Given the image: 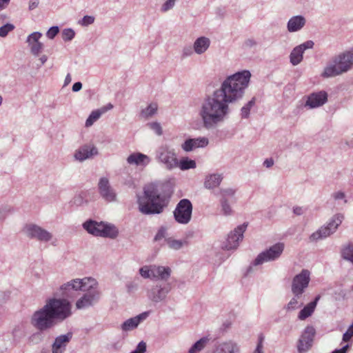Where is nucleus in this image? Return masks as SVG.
Instances as JSON below:
<instances>
[{"mask_svg": "<svg viewBox=\"0 0 353 353\" xmlns=\"http://www.w3.org/2000/svg\"><path fill=\"white\" fill-rule=\"evenodd\" d=\"M61 292V291L60 290ZM50 298L46 300V304L34 312L31 318V324L39 332L49 330L58 323L63 322L71 316L72 305L68 298Z\"/></svg>", "mask_w": 353, "mask_h": 353, "instance_id": "f257e3e1", "label": "nucleus"}, {"mask_svg": "<svg viewBox=\"0 0 353 353\" xmlns=\"http://www.w3.org/2000/svg\"><path fill=\"white\" fill-rule=\"evenodd\" d=\"M172 192L170 181L145 185L142 195L138 196L137 199L139 212L146 215L162 213L168 205Z\"/></svg>", "mask_w": 353, "mask_h": 353, "instance_id": "f03ea898", "label": "nucleus"}, {"mask_svg": "<svg viewBox=\"0 0 353 353\" xmlns=\"http://www.w3.org/2000/svg\"><path fill=\"white\" fill-rule=\"evenodd\" d=\"M60 290L63 296L70 299L74 298L79 291L85 292L76 303V307L79 310L93 305L99 301L101 297L98 283L91 277L72 279L62 285Z\"/></svg>", "mask_w": 353, "mask_h": 353, "instance_id": "7ed1b4c3", "label": "nucleus"}, {"mask_svg": "<svg viewBox=\"0 0 353 353\" xmlns=\"http://www.w3.org/2000/svg\"><path fill=\"white\" fill-rule=\"evenodd\" d=\"M228 103L221 96V92L218 94L216 91L205 98L199 111L203 126L208 129L212 128L222 121L228 113Z\"/></svg>", "mask_w": 353, "mask_h": 353, "instance_id": "20e7f679", "label": "nucleus"}, {"mask_svg": "<svg viewBox=\"0 0 353 353\" xmlns=\"http://www.w3.org/2000/svg\"><path fill=\"white\" fill-rule=\"evenodd\" d=\"M251 74L248 70L236 72L224 81L221 88L216 90L228 103H232L243 96L248 85Z\"/></svg>", "mask_w": 353, "mask_h": 353, "instance_id": "39448f33", "label": "nucleus"}, {"mask_svg": "<svg viewBox=\"0 0 353 353\" xmlns=\"http://www.w3.org/2000/svg\"><path fill=\"white\" fill-rule=\"evenodd\" d=\"M83 227L88 233L96 236L115 239L119 234L118 230L114 225L93 220L85 221L83 224Z\"/></svg>", "mask_w": 353, "mask_h": 353, "instance_id": "423d86ee", "label": "nucleus"}, {"mask_svg": "<svg viewBox=\"0 0 353 353\" xmlns=\"http://www.w3.org/2000/svg\"><path fill=\"white\" fill-rule=\"evenodd\" d=\"M192 210L193 206L189 199L180 200L173 212L174 220L180 224H188L191 221Z\"/></svg>", "mask_w": 353, "mask_h": 353, "instance_id": "0eeeda50", "label": "nucleus"}, {"mask_svg": "<svg viewBox=\"0 0 353 353\" xmlns=\"http://www.w3.org/2000/svg\"><path fill=\"white\" fill-rule=\"evenodd\" d=\"M343 219L344 215L343 214L339 213L334 215L327 225L321 227L316 232L311 234L310 237V240L317 241L329 236L330 234L336 232Z\"/></svg>", "mask_w": 353, "mask_h": 353, "instance_id": "6e6552de", "label": "nucleus"}, {"mask_svg": "<svg viewBox=\"0 0 353 353\" xmlns=\"http://www.w3.org/2000/svg\"><path fill=\"white\" fill-rule=\"evenodd\" d=\"M343 219L344 215L343 214L339 213L334 215L327 225L321 227L316 232L311 234L310 237V240L317 241L329 236L330 234L336 232Z\"/></svg>", "mask_w": 353, "mask_h": 353, "instance_id": "1a4fd4ad", "label": "nucleus"}, {"mask_svg": "<svg viewBox=\"0 0 353 353\" xmlns=\"http://www.w3.org/2000/svg\"><path fill=\"white\" fill-rule=\"evenodd\" d=\"M248 225V223H243L230 232L226 241L223 243L222 248L227 250H236L239 242L243 240V233L245 232Z\"/></svg>", "mask_w": 353, "mask_h": 353, "instance_id": "9d476101", "label": "nucleus"}, {"mask_svg": "<svg viewBox=\"0 0 353 353\" xmlns=\"http://www.w3.org/2000/svg\"><path fill=\"white\" fill-rule=\"evenodd\" d=\"M310 272L309 270L303 269L296 275L292 283V292L296 296H301L304 292L305 289L308 287L310 281Z\"/></svg>", "mask_w": 353, "mask_h": 353, "instance_id": "9b49d317", "label": "nucleus"}, {"mask_svg": "<svg viewBox=\"0 0 353 353\" xmlns=\"http://www.w3.org/2000/svg\"><path fill=\"white\" fill-rule=\"evenodd\" d=\"M284 249V245L282 243H278L270 247L268 250L259 254L253 262L254 265H259L264 262L274 261L278 259L282 254Z\"/></svg>", "mask_w": 353, "mask_h": 353, "instance_id": "f8f14e48", "label": "nucleus"}, {"mask_svg": "<svg viewBox=\"0 0 353 353\" xmlns=\"http://www.w3.org/2000/svg\"><path fill=\"white\" fill-rule=\"evenodd\" d=\"M316 330L312 325H307L297 341L299 353H306L312 346Z\"/></svg>", "mask_w": 353, "mask_h": 353, "instance_id": "ddd939ff", "label": "nucleus"}, {"mask_svg": "<svg viewBox=\"0 0 353 353\" xmlns=\"http://www.w3.org/2000/svg\"><path fill=\"white\" fill-rule=\"evenodd\" d=\"M26 235L30 239H35L39 241L48 242L51 240V233L35 224H28L24 228Z\"/></svg>", "mask_w": 353, "mask_h": 353, "instance_id": "4468645a", "label": "nucleus"}, {"mask_svg": "<svg viewBox=\"0 0 353 353\" xmlns=\"http://www.w3.org/2000/svg\"><path fill=\"white\" fill-rule=\"evenodd\" d=\"M98 192L101 197L107 202L117 200V192L108 178H101L98 183Z\"/></svg>", "mask_w": 353, "mask_h": 353, "instance_id": "2eb2a0df", "label": "nucleus"}, {"mask_svg": "<svg viewBox=\"0 0 353 353\" xmlns=\"http://www.w3.org/2000/svg\"><path fill=\"white\" fill-rule=\"evenodd\" d=\"M170 289L169 285L164 286L157 285L148 291L147 295L151 301L158 303L165 299Z\"/></svg>", "mask_w": 353, "mask_h": 353, "instance_id": "dca6fc26", "label": "nucleus"}, {"mask_svg": "<svg viewBox=\"0 0 353 353\" xmlns=\"http://www.w3.org/2000/svg\"><path fill=\"white\" fill-rule=\"evenodd\" d=\"M340 72L342 73L349 70L353 66V52L348 51L341 54H339L334 60Z\"/></svg>", "mask_w": 353, "mask_h": 353, "instance_id": "f3484780", "label": "nucleus"}, {"mask_svg": "<svg viewBox=\"0 0 353 353\" xmlns=\"http://www.w3.org/2000/svg\"><path fill=\"white\" fill-rule=\"evenodd\" d=\"M327 101V94L325 91L314 92L307 97L305 105L311 108L323 105Z\"/></svg>", "mask_w": 353, "mask_h": 353, "instance_id": "a211bd4d", "label": "nucleus"}, {"mask_svg": "<svg viewBox=\"0 0 353 353\" xmlns=\"http://www.w3.org/2000/svg\"><path fill=\"white\" fill-rule=\"evenodd\" d=\"M208 144V139L205 137L188 139L181 145V148L185 152H190L199 148H204Z\"/></svg>", "mask_w": 353, "mask_h": 353, "instance_id": "6ab92c4d", "label": "nucleus"}, {"mask_svg": "<svg viewBox=\"0 0 353 353\" xmlns=\"http://www.w3.org/2000/svg\"><path fill=\"white\" fill-rule=\"evenodd\" d=\"M72 338V333L68 332L66 334H63L57 336L52 345V353H62Z\"/></svg>", "mask_w": 353, "mask_h": 353, "instance_id": "aec40b11", "label": "nucleus"}, {"mask_svg": "<svg viewBox=\"0 0 353 353\" xmlns=\"http://www.w3.org/2000/svg\"><path fill=\"white\" fill-rule=\"evenodd\" d=\"M98 153L97 149L93 145H85L81 147L74 154V157L79 161H83Z\"/></svg>", "mask_w": 353, "mask_h": 353, "instance_id": "412c9836", "label": "nucleus"}, {"mask_svg": "<svg viewBox=\"0 0 353 353\" xmlns=\"http://www.w3.org/2000/svg\"><path fill=\"white\" fill-rule=\"evenodd\" d=\"M148 315V312H143L137 316L126 320L121 326L122 330L128 332L135 329L142 321L147 318Z\"/></svg>", "mask_w": 353, "mask_h": 353, "instance_id": "4be33fe9", "label": "nucleus"}, {"mask_svg": "<svg viewBox=\"0 0 353 353\" xmlns=\"http://www.w3.org/2000/svg\"><path fill=\"white\" fill-rule=\"evenodd\" d=\"M127 162L130 165L145 166L149 163L150 159L145 154L136 152L131 154L127 158Z\"/></svg>", "mask_w": 353, "mask_h": 353, "instance_id": "5701e85b", "label": "nucleus"}, {"mask_svg": "<svg viewBox=\"0 0 353 353\" xmlns=\"http://www.w3.org/2000/svg\"><path fill=\"white\" fill-rule=\"evenodd\" d=\"M151 271L152 279H160L167 281L170 276L171 269L169 267L152 265Z\"/></svg>", "mask_w": 353, "mask_h": 353, "instance_id": "b1692460", "label": "nucleus"}, {"mask_svg": "<svg viewBox=\"0 0 353 353\" xmlns=\"http://www.w3.org/2000/svg\"><path fill=\"white\" fill-rule=\"evenodd\" d=\"M159 159L165 163L169 169L176 167L178 165V161L175 154L168 150L161 152L159 154Z\"/></svg>", "mask_w": 353, "mask_h": 353, "instance_id": "393cba45", "label": "nucleus"}, {"mask_svg": "<svg viewBox=\"0 0 353 353\" xmlns=\"http://www.w3.org/2000/svg\"><path fill=\"white\" fill-rule=\"evenodd\" d=\"M214 353H239V347L236 343L230 341L219 345Z\"/></svg>", "mask_w": 353, "mask_h": 353, "instance_id": "a878e982", "label": "nucleus"}, {"mask_svg": "<svg viewBox=\"0 0 353 353\" xmlns=\"http://www.w3.org/2000/svg\"><path fill=\"white\" fill-rule=\"evenodd\" d=\"M321 298L320 295H317L313 301H311L307 305H306L299 313L298 318L303 321L310 316L317 305L318 301Z\"/></svg>", "mask_w": 353, "mask_h": 353, "instance_id": "bb28decb", "label": "nucleus"}, {"mask_svg": "<svg viewBox=\"0 0 353 353\" xmlns=\"http://www.w3.org/2000/svg\"><path fill=\"white\" fill-rule=\"evenodd\" d=\"M305 23V19L302 16L292 17L288 23V30L290 32H296L301 30Z\"/></svg>", "mask_w": 353, "mask_h": 353, "instance_id": "cd10ccee", "label": "nucleus"}, {"mask_svg": "<svg viewBox=\"0 0 353 353\" xmlns=\"http://www.w3.org/2000/svg\"><path fill=\"white\" fill-rule=\"evenodd\" d=\"M209 39L201 37L198 38L194 44V48L197 54H202L207 50L210 46Z\"/></svg>", "mask_w": 353, "mask_h": 353, "instance_id": "c85d7f7f", "label": "nucleus"}, {"mask_svg": "<svg viewBox=\"0 0 353 353\" xmlns=\"http://www.w3.org/2000/svg\"><path fill=\"white\" fill-rule=\"evenodd\" d=\"M341 256L343 259L350 261L353 264V243H348L343 245L341 249Z\"/></svg>", "mask_w": 353, "mask_h": 353, "instance_id": "c756f323", "label": "nucleus"}, {"mask_svg": "<svg viewBox=\"0 0 353 353\" xmlns=\"http://www.w3.org/2000/svg\"><path fill=\"white\" fill-rule=\"evenodd\" d=\"M303 50L301 47L296 46L290 54V61L293 65H297L303 59Z\"/></svg>", "mask_w": 353, "mask_h": 353, "instance_id": "7c9ffc66", "label": "nucleus"}, {"mask_svg": "<svg viewBox=\"0 0 353 353\" xmlns=\"http://www.w3.org/2000/svg\"><path fill=\"white\" fill-rule=\"evenodd\" d=\"M209 339L208 337L201 338L192 345L188 353H198L201 352L205 347Z\"/></svg>", "mask_w": 353, "mask_h": 353, "instance_id": "2f4dec72", "label": "nucleus"}, {"mask_svg": "<svg viewBox=\"0 0 353 353\" xmlns=\"http://www.w3.org/2000/svg\"><path fill=\"white\" fill-rule=\"evenodd\" d=\"M339 71H341L339 68L337 64L334 63V65H328L325 68L322 76L324 77H335L342 74V72Z\"/></svg>", "mask_w": 353, "mask_h": 353, "instance_id": "473e14b6", "label": "nucleus"}, {"mask_svg": "<svg viewBox=\"0 0 353 353\" xmlns=\"http://www.w3.org/2000/svg\"><path fill=\"white\" fill-rule=\"evenodd\" d=\"M232 203L226 199H221L220 204L221 207V214L225 216H230L232 214L233 210L231 208Z\"/></svg>", "mask_w": 353, "mask_h": 353, "instance_id": "72a5a7b5", "label": "nucleus"}, {"mask_svg": "<svg viewBox=\"0 0 353 353\" xmlns=\"http://www.w3.org/2000/svg\"><path fill=\"white\" fill-rule=\"evenodd\" d=\"M182 170L194 168L196 167V162L194 160L189 159L188 158H183L177 165Z\"/></svg>", "mask_w": 353, "mask_h": 353, "instance_id": "f704fd0d", "label": "nucleus"}, {"mask_svg": "<svg viewBox=\"0 0 353 353\" xmlns=\"http://www.w3.org/2000/svg\"><path fill=\"white\" fill-rule=\"evenodd\" d=\"M221 179L222 178H207L204 186L207 189L212 190L220 185Z\"/></svg>", "mask_w": 353, "mask_h": 353, "instance_id": "c9c22d12", "label": "nucleus"}, {"mask_svg": "<svg viewBox=\"0 0 353 353\" xmlns=\"http://www.w3.org/2000/svg\"><path fill=\"white\" fill-rule=\"evenodd\" d=\"M165 241L167 244L168 245L169 248L175 250H178L181 249L185 241H181V240H176L173 239L172 238H168L165 239Z\"/></svg>", "mask_w": 353, "mask_h": 353, "instance_id": "e433bc0d", "label": "nucleus"}, {"mask_svg": "<svg viewBox=\"0 0 353 353\" xmlns=\"http://www.w3.org/2000/svg\"><path fill=\"white\" fill-rule=\"evenodd\" d=\"M158 105L155 103L150 104L145 110L141 112L142 117L148 118L154 114L157 110Z\"/></svg>", "mask_w": 353, "mask_h": 353, "instance_id": "4c0bfd02", "label": "nucleus"}, {"mask_svg": "<svg viewBox=\"0 0 353 353\" xmlns=\"http://www.w3.org/2000/svg\"><path fill=\"white\" fill-rule=\"evenodd\" d=\"M101 114L102 112L100 110V109L92 111L85 121V126H91L94 123V122H95L98 119H99Z\"/></svg>", "mask_w": 353, "mask_h": 353, "instance_id": "58836bf2", "label": "nucleus"}, {"mask_svg": "<svg viewBox=\"0 0 353 353\" xmlns=\"http://www.w3.org/2000/svg\"><path fill=\"white\" fill-rule=\"evenodd\" d=\"M222 198L226 199L228 201H230L231 203H234L236 201L235 198L234 197L235 190L231 188H227L221 190V191Z\"/></svg>", "mask_w": 353, "mask_h": 353, "instance_id": "ea45409f", "label": "nucleus"}, {"mask_svg": "<svg viewBox=\"0 0 353 353\" xmlns=\"http://www.w3.org/2000/svg\"><path fill=\"white\" fill-rule=\"evenodd\" d=\"M300 296H296L294 295V297L290 301V302L285 306V309L287 311H292L297 309L299 306L298 299Z\"/></svg>", "mask_w": 353, "mask_h": 353, "instance_id": "a19ab883", "label": "nucleus"}, {"mask_svg": "<svg viewBox=\"0 0 353 353\" xmlns=\"http://www.w3.org/2000/svg\"><path fill=\"white\" fill-rule=\"evenodd\" d=\"M255 104V99L253 98L245 106L241 108V115L243 117H248L251 108Z\"/></svg>", "mask_w": 353, "mask_h": 353, "instance_id": "79ce46f5", "label": "nucleus"}, {"mask_svg": "<svg viewBox=\"0 0 353 353\" xmlns=\"http://www.w3.org/2000/svg\"><path fill=\"white\" fill-rule=\"evenodd\" d=\"M14 28V25L11 23H7L0 28V37H6L8 32L12 31Z\"/></svg>", "mask_w": 353, "mask_h": 353, "instance_id": "37998d69", "label": "nucleus"}, {"mask_svg": "<svg viewBox=\"0 0 353 353\" xmlns=\"http://www.w3.org/2000/svg\"><path fill=\"white\" fill-rule=\"evenodd\" d=\"M41 37V34L39 32H35L29 35L27 42L29 45L39 42V40Z\"/></svg>", "mask_w": 353, "mask_h": 353, "instance_id": "c03bdc74", "label": "nucleus"}, {"mask_svg": "<svg viewBox=\"0 0 353 353\" xmlns=\"http://www.w3.org/2000/svg\"><path fill=\"white\" fill-rule=\"evenodd\" d=\"M10 212V208L9 206H0V223L3 221V220L6 218Z\"/></svg>", "mask_w": 353, "mask_h": 353, "instance_id": "a18cd8bd", "label": "nucleus"}, {"mask_svg": "<svg viewBox=\"0 0 353 353\" xmlns=\"http://www.w3.org/2000/svg\"><path fill=\"white\" fill-rule=\"evenodd\" d=\"M139 273L143 278H152L151 267L149 268L148 266H143L140 268Z\"/></svg>", "mask_w": 353, "mask_h": 353, "instance_id": "49530a36", "label": "nucleus"}, {"mask_svg": "<svg viewBox=\"0 0 353 353\" xmlns=\"http://www.w3.org/2000/svg\"><path fill=\"white\" fill-rule=\"evenodd\" d=\"M74 37V32L72 29H65L62 32V37L64 41H70Z\"/></svg>", "mask_w": 353, "mask_h": 353, "instance_id": "de8ad7c7", "label": "nucleus"}, {"mask_svg": "<svg viewBox=\"0 0 353 353\" xmlns=\"http://www.w3.org/2000/svg\"><path fill=\"white\" fill-rule=\"evenodd\" d=\"M353 336V323L349 326L347 330L343 335V341L347 342Z\"/></svg>", "mask_w": 353, "mask_h": 353, "instance_id": "09e8293b", "label": "nucleus"}, {"mask_svg": "<svg viewBox=\"0 0 353 353\" xmlns=\"http://www.w3.org/2000/svg\"><path fill=\"white\" fill-rule=\"evenodd\" d=\"M29 46H30L31 52L35 55H37L41 52L43 47V44L41 42L32 43Z\"/></svg>", "mask_w": 353, "mask_h": 353, "instance_id": "8fccbe9b", "label": "nucleus"}, {"mask_svg": "<svg viewBox=\"0 0 353 353\" xmlns=\"http://www.w3.org/2000/svg\"><path fill=\"white\" fill-rule=\"evenodd\" d=\"M263 340H264V336L262 334H261L259 336L258 343H257L256 347L255 350L253 352V353H263Z\"/></svg>", "mask_w": 353, "mask_h": 353, "instance_id": "3c124183", "label": "nucleus"}, {"mask_svg": "<svg viewBox=\"0 0 353 353\" xmlns=\"http://www.w3.org/2000/svg\"><path fill=\"white\" fill-rule=\"evenodd\" d=\"M86 202L87 201L84 199V196L82 194L75 196L73 199V203L77 206L82 205Z\"/></svg>", "mask_w": 353, "mask_h": 353, "instance_id": "603ef678", "label": "nucleus"}, {"mask_svg": "<svg viewBox=\"0 0 353 353\" xmlns=\"http://www.w3.org/2000/svg\"><path fill=\"white\" fill-rule=\"evenodd\" d=\"M146 351V343L141 341L137 346L136 349L130 353H145Z\"/></svg>", "mask_w": 353, "mask_h": 353, "instance_id": "864d4df0", "label": "nucleus"}, {"mask_svg": "<svg viewBox=\"0 0 353 353\" xmlns=\"http://www.w3.org/2000/svg\"><path fill=\"white\" fill-rule=\"evenodd\" d=\"M148 125L152 130H153L156 132L157 134H162V128L159 123L154 122L149 123Z\"/></svg>", "mask_w": 353, "mask_h": 353, "instance_id": "5fc2aeb1", "label": "nucleus"}, {"mask_svg": "<svg viewBox=\"0 0 353 353\" xmlns=\"http://www.w3.org/2000/svg\"><path fill=\"white\" fill-rule=\"evenodd\" d=\"M59 28L57 26H53L50 28L46 33V36L49 39H53L59 33Z\"/></svg>", "mask_w": 353, "mask_h": 353, "instance_id": "6e6d98bb", "label": "nucleus"}, {"mask_svg": "<svg viewBox=\"0 0 353 353\" xmlns=\"http://www.w3.org/2000/svg\"><path fill=\"white\" fill-rule=\"evenodd\" d=\"M166 234V229L163 227H161L156 234L154 236V241H159L162 239L163 238L165 237Z\"/></svg>", "mask_w": 353, "mask_h": 353, "instance_id": "4d7b16f0", "label": "nucleus"}, {"mask_svg": "<svg viewBox=\"0 0 353 353\" xmlns=\"http://www.w3.org/2000/svg\"><path fill=\"white\" fill-rule=\"evenodd\" d=\"M94 21V18L92 16H85L82 19V25L88 26L92 24Z\"/></svg>", "mask_w": 353, "mask_h": 353, "instance_id": "13d9d810", "label": "nucleus"}, {"mask_svg": "<svg viewBox=\"0 0 353 353\" xmlns=\"http://www.w3.org/2000/svg\"><path fill=\"white\" fill-rule=\"evenodd\" d=\"M174 5V0H168L162 6V10L163 11H167L169 9L172 8Z\"/></svg>", "mask_w": 353, "mask_h": 353, "instance_id": "bf43d9fd", "label": "nucleus"}, {"mask_svg": "<svg viewBox=\"0 0 353 353\" xmlns=\"http://www.w3.org/2000/svg\"><path fill=\"white\" fill-rule=\"evenodd\" d=\"M314 46V43L312 41H307L303 44H301L299 46V47L302 48V50L304 51L306 49L312 48Z\"/></svg>", "mask_w": 353, "mask_h": 353, "instance_id": "052dcab7", "label": "nucleus"}, {"mask_svg": "<svg viewBox=\"0 0 353 353\" xmlns=\"http://www.w3.org/2000/svg\"><path fill=\"white\" fill-rule=\"evenodd\" d=\"M332 196L335 200L343 199L345 198V194L343 192H337L332 194Z\"/></svg>", "mask_w": 353, "mask_h": 353, "instance_id": "680f3d73", "label": "nucleus"}, {"mask_svg": "<svg viewBox=\"0 0 353 353\" xmlns=\"http://www.w3.org/2000/svg\"><path fill=\"white\" fill-rule=\"evenodd\" d=\"M39 0H30L29 3V9L33 10L36 8L39 5Z\"/></svg>", "mask_w": 353, "mask_h": 353, "instance_id": "e2e57ef3", "label": "nucleus"}, {"mask_svg": "<svg viewBox=\"0 0 353 353\" xmlns=\"http://www.w3.org/2000/svg\"><path fill=\"white\" fill-rule=\"evenodd\" d=\"M82 88V83L81 82H77L72 85V91L78 92Z\"/></svg>", "mask_w": 353, "mask_h": 353, "instance_id": "0e129e2a", "label": "nucleus"}, {"mask_svg": "<svg viewBox=\"0 0 353 353\" xmlns=\"http://www.w3.org/2000/svg\"><path fill=\"white\" fill-rule=\"evenodd\" d=\"M293 212L296 215H301L303 213V210L301 207L296 206L294 208Z\"/></svg>", "mask_w": 353, "mask_h": 353, "instance_id": "69168bd1", "label": "nucleus"}, {"mask_svg": "<svg viewBox=\"0 0 353 353\" xmlns=\"http://www.w3.org/2000/svg\"><path fill=\"white\" fill-rule=\"evenodd\" d=\"M10 0H0V10L6 8Z\"/></svg>", "mask_w": 353, "mask_h": 353, "instance_id": "338daca9", "label": "nucleus"}, {"mask_svg": "<svg viewBox=\"0 0 353 353\" xmlns=\"http://www.w3.org/2000/svg\"><path fill=\"white\" fill-rule=\"evenodd\" d=\"M264 165H265L267 168H270L274 164V161L272 159H267L264 163Z\"/></svg>", "mask_w": 353, "mask_h": 353, "instance_id": "774afa93", "label": "nucleus"}]
</instances>
